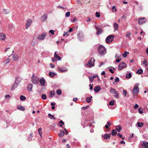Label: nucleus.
Wrapping results in <instances>:
<instances>
[{
  "label": "nucleus",
  "mask_w": 148,
  "mask_h": 148,
  "mask_svg": "<svg viewBox=\"0 0 148 148\" xmlns=\"http://www.w3.org/2000/svg\"><path fill=\"white\" fill-rule=\"evenodd\" d=\"M123 95H124V97L126 96V95H127V94L126 91L125 90H123Z\"/></svg>",
  "instance_id": "nucleus-50"
},
{
  "label": "nucleus",
  "mask_w": 148,
  "mask_h": 148,
  "mask_svg": "<svg viewBox=\"0 0 148 148\" xmlns=\"http://www.w3.org/2000/svg\"><path fill=\"white\" fill-rule=\"evenodd\" d=\"M114 94L115 95H114V96L115 97L118 98L119 97V93L117 91L116 92V93Z\"/></svg>",
  "instance_id": "nucleus-45"
},
{
  "label": "nucleus",
  "mask_w": 148,
  "mask_h": 148,
  "mask_svg": "<svg viewBox=\"0 0 148 148\" xmlns=\"http://www.w3.org/2000/svg\"><path fill=\"white\" fill-rule=\"evenodd\" d=\"M47 14H45L44 15L41 16L40 18H41V20L42 21H45L47 19Z\"/></svg>",
  "instance_id": "nucleus-11"
},
{
  "label": "nucleus",
  "mask_w": 148,
  "mask_h": 148,
  "mask_svg": "<svg viewBox=\"0 0 148 148\" xmlns=\"http://www.w3.org/2000/svg\"><path fill=\"white\" fill-rule=\"evenodd\" d=\"M41 130H42L41 128H39L38 130V131L39 132V134L40 135V136H42V133L41 132Z\"/></svg>",
  "instance_id": "nucleus-44"
},
{
  "label": "nucleus",
  "mask_w": 148,
  "mask_h": 148,
  "mask_svg": "<svg viewBox=\"0 0 148 148\" xmlns=\"http://www.w3.org/2000/svg\"><path fill=\"white\" fill-rule=\"evenodd\" d=\"M56 93L58 95H60L62 93V91L61 90L58 89L56 90Z\"/></svg>",
  "instance_id": "nucleus-36"
},
{
  "label": "nucleus",
  "mask_w": 148,
  "mask_h": 148,
  "mask_svg": "<svg viewBox=\"0 0 148 148\" xmlns=\"http://www.w3.org/2000/svg\"><path fill=\"white\" fill-rule=\"evenodd\" d=\"M138 107V105L137 104H136L134 106V108L136 109V108H137Z\"/></svg>",
  "instance_id": "nucleus-56"
},
{
  "label": "nucleus",
  "mask_w": 148,
  "mask_h": 148,
  "mask_svg": "<svg viewBox=\"0 0 148 148\" xmlns=\"http://www.w3.org/2000/svg\"><path fill=\"white\" fill-rule=\"evenodd\" d=\"M95 61V59L93 58H91L90 60L88 61V63L86 64V66L91 67L94 66V63Z\"/></svg>",
  "instance_id": "nucleus-2"
},
{
  "label": "nucleus",
  "mask_w": 148,
  "mask_h": 148,
  "mask_svg": "<svg viewBox=\"0 0 148 148\" xmlns=\"http://www.w3.org/2000/svg\"><path fill=\"white\" fill-rule=\"evenodd\" d=\"M32 22V21L31 19H28L27 20V23L25 26L26 29H27L28 27L30 26Z\"/></svg>",
  "instance_id": "nucleus-10"
},
{
  "label": "nucleus",
  "mask_w": 148,
  "mask_h": 148,
  "mask_svg": "<svg viewBox=\"0 0 148 148\" xmlns=\"http://www.w3.org/2000/svg\"><path fill=\"white\" fill-rule=\"evenodd\" d=\"M78 37L79 40H81L82 38H84V36L82 34H79L78 35Z\"/></svg>",
  "instance_id": "nucleus-30"
},
{
  "label": "nucleus",
  "mask_w": 148,
  "mask_h": 148,
  "mask_svg": "<svg viewBox=\"0 0 148 148\" xmlns=\"http://www.w3.org/2000/svg\"><path fill=\"white\" fill-rule=\"evenodd\" d=\"M138 111L140 114H142L143 112V110L141 108L138 109Z\"/></svg>",
  "instance_id": "nucleus-48"
},
{
  "label": "nucleus",
  "mask_w": 148,
  "mask_h": 148,
  "mask_svg": "<svg viewBox=\"0 0 148 148\" xmlns=\"http://www.w3.org/2000/svg\"><path fill=\"white\" fill-rule=\"evenodd\" d=\"M5 62L6 64H8L10 62V60L8 58L6 59L5 61Z\"/></svg>",
  "instance_id": "nucleus-52"
},
{
  "label": "nucleus",
  "mask_w": 148,
  "mask_h": 148,
  "mask_svg": "<svg viewBox=\"0 0 148 148\" xmlns=\"http://www.w3.org/2000/svg\"><path fill=\"white\" fill-rule=\"evenodd\" d=\"M39 82L41 85L44 86L45 84V80L44 78H42L40 80Z\"/></svg>",
  "instance_id": "nucleus-13"
},
{
  "label": "nucleus",
  "mask_w": 148,
  "mask_h": 148,
  "mask_svg": "<svg viewBox=\"0 0 148 148\" xmlns=\"http://www.w3.org/2000/svg\"><path fill=\"white\" fill-rule=\"evenodd\" d=\"M70 12H66L65 14L66 16V17H69L70 15Z\"/></svg>",
  "instance_id": "nucleus-47"
},
{
  "label": "nucleus",
  "mask_w": 148,
  "mask_h": 148,
  "mask_svg": "<svg viewBox=\"0 0 148 148\" xmlns=\"http://www.w3.org/2000/svg\"><path fill=\"white\" fill-rule=\"evenodd\" d=\"M129 54L128 52H127L126 51H125L124 53L122 54V56L125 58H126L127 56V54Z\"/></svg>",
  "instance_id": "nucleus-34"
},
{
  "label": "nucleus",
  "mask_w": 148,
  "mask_h": 148,
  "mask_svg": "<svg viewBox=\"0 0 148 148\" xmlns=\"http://www.w3.org/2000/svg\"><path fill=\"white\" fill-rule=\"evenodd\" d=\"M122 129V127L120 125H117L116 127V130L119 132H120Z\"/></svg>",
  "instance_id": "nucleus-17"
},
{
  "label": "nucleus",
  "mask_w": 148,
  "mask_h": 148,
  "mask_svg": "<svg viewBox=\"0 0 148 148\" xmlns=\"http://www.w3.org/2000/svg\"><path fill=\"white\" fill-rule=\"evenodd\" d=\"M117 132L115 130H113L112 131L111 134L113 136H115L117 134Z\"/></svg>",
  "instance_id": "nucleus-27"
},
{
  "label": "nucleus",
  "mask_w": 148,
  "mask_h": 148,
  "mask_svg": "<svg viewBox=\"0 0 148 148\" xmlns=\"http://www.w3.org/2000/svg\"><path fill=\"white\" fill-rule=\"evenodd\" d=\"M6 36L3 33L0 34V39L2 40H5Z\"/></svg>",
  "instance_id": "nucleus-15"
},
{
  "label": "nucleus",
  "mask_w": 148,
  "mask_h": 148,
  "mask_svg": "<svg viewBox=\"0 0 148 148\" xmlns=\"http://www.w3.org/2000/svg\"><path fill=\"white\" fill-rule=\"evenodd\" d=\"M101 90V87L99 86H97L95 87L94 90L95 92H98Z\"/></svg>",
  "instance_id": "nucleus-20"
},
{
  "label": "nucleus",
  "mask_w": 148,
  "mask_h": 148,
  "mask_svg": "<svg viewBox=\"0 0 148 148\" xmlns=\"http://www.w3.org/2000/svg\"><path fill=\"white\" fill-rule=\"evenodd\" d=\"M119 81V77H117L115 78V80H114V82H118Z\"/></svg>",
  "instance_id": "nucleus-53"
},
{
  "label": "nucleus",
  "mask_w": 148,
  "mask_h": 148,
  "mask_svg": "<svg viewBox=\"0 0 148 148\" xmlns=\"http://www.w3.org/2000/svg\"><path fill=\"white\" fill-rule=\"evenodd\" d=\"M18 85V84H17V83H15V82H14V83L12 86V87L11 88V90H13L14 89L16 88V87H17V86Z\"/></svg>",
  "instance_id": "nucleus-23"
},
{
  "label": "nucleus",
  "mask_w": 148,
  "mask_h": 148,
  "mask_svg": "<svg viewBox=\"0 0 148 148\" xmlns=\"http://www.w3.org/2000/svg\"><path fill=\"white\" fill-rule=\"evenodd\" d=\"M20 99L21 100L23 101L25 100L26 97L24 96L21 95L20 97Z\"/></svg>",
  "instance_id": "nucleus-33"
},
{
  "label": "nucleus",
  "mask_w": 148,
  "mask_h": 148,
  "mask_svg": "<svg viewBox=\"0 0 148 148\" xmlns=\"http://www.w3.org/2000/svg\"><path fill=\"white\" fill-rule=\"evenodd\" d=\"M17 108L18 109L22 111H24L25 110V108L21 106H18Z\"/></svg>",
  "instance_id": "nucleus-25"
},
{
  "label": "nucleus",
  "mask_w": 148,
  "mask_h": 148,
  "mask_svg": "<svg viewBox=\"0 0 148 148\" xmlns=\"http://www.w3.org/2000/svg\"><path fill=\"white\" fill-rule=\"evenodd\" d=\"M10 95H6L5 96V97L6 98H10Z\"/></svg>",
  "instance_id": "nucleus-62"
},
{
  "label": "nucleus",
  "mask_w": 148,
  "mask_h": 148,
  "mask_svg": "<svg viewBox=\"0 0 148 148\" xmlns=\"http://www.w3.org/2000/svg\"><path fill=\"white\" fill-rule=\"evenodd\" d=\"M91 101V99L89 97H87L86 99V101L88 103H90Z\"/></svg>",
  "instance_id": "nucleus-40"
},
{
  "label": "nucleus",
  "mask_w": 148,
  "mask_h": 148,
  "mask_svg": "<svg viewBox=\"0 0 148 148\" xmlns=\"http://www.w3.org/2000/svg\"><path fill=\"white\" fill-rule=\"evenodd\" d=\"M121 56L119 54H117L115 55V57L116 59H119L120 58V57H121Z\"/></svg>",
  "instance_id": "nucleus-43"
},
{
  "label": "nucleus",
  "mask_w": 148,
  "mask_h": 148,
  "mask_svg": "<svg viewBox=\"0 0 148 148\" xmlns=\"http://www.w3.org/2000/svg\"><path fill=\"white\" fill-rule=\"evenodd\" d=\"M46 33H43L39 35L37 37L38 39L39 40H43L45 36H46Z\"/></svg>",
  "instance_id": "nucleus-5"
},
{
  "label": "nucleus",
  "mask_w": 148,
  "mask_h": 148,
  "mask_svg": "<svg viewBox=\"0 0 148 148\" xmlns=\"http://www.w3.org/2000/svg\"><path fill=\"white\" fill-rule=\"evenodd\" d=\"M89 86L90 87V90H92L93 89V86L91 84H90Z\"/></svg>",
  "instance_id": "nucleus-60"
},
{
  "label": "nucleus",
  "mask_w": 148,
  "mask_h": 148,
  "mask_svg": "<svg viewBox=\"0 0 148 148\" xmlns=\"http://www.w3.org/2000/svg\"><path fill=\"white\" fill-rule=\"evenodd\" d=\"M132 77V75L131 73H129L126 75V78H128L130 79Z\"/></svg>",
  "instance_id": "nucleus-39"
},
{
  "label": "nucleus",
  "mask_w": 148,
  "mask_h": 148,
  "mask_svg": "<svg viewBox=\"0 0 148 148\" xmlns=\"http://www.w3.org/2000/svg\"><path fill=\"white\" fill-rule=\"evenodd\" d=\"M18 57V55L16 54H14L12 56V58L13 60L15 61L17 59Z\"/></svg>",
  "instance_id": "nucleus-24"
},
{
  "label": "nucleus",
  "mask_w": 148,
  "mask_h": 148,
  "mask_svg": "<svg viewBox=\"0 0 148 148\" xmlns=\"http://www.w3.org/2000/svg\"><path fill=\"white\" fill-rule=\"evenodd\" d=\"M130 33L129 32H127L126 34V36L130 40L131 39V37H130Z\"/></svg>",
  "instance_id": "nucleus-38"
},
{
  "label": "nucleus",
  "mask_w": 148,
  "mask_h": 148,
  "mask_svg": "<svg viewBox=\"0 0 148 148\" xmlns=\"http://www.w3.org/2000/svg\"><path fill=\"white\" fill-rule=\"evenodd\" d=\"M141 145L144 148H148V142H144L142 143Z\"/></svg>",
  "instance_id": "nucleus-12"
},
{
  "label": "nucleus",
  "mask_w": 148,
  "mask_h": 148,
  "mask_svg": "<svg viewBox=\"0 0 148 148\" xmlns=\"http://www.w3.org/2000/svg\"><path fill=\"white\" fill-rule=\"evenodd\" d=\"M146 21V19L145 18H142L139 19V20L138 21V23L140 25H142L145 23Z\"/></svg>",
  "instance_id": "nucleus-8"
},
{
  "label": "nucleus",
  "mask_w": 148,
  "mask_h": 148,
  "mask_svg": "<svg viewBox=\"0 0 148 148\" xmlns=\"http://www.w3.org/2000/svg\"><path fill=\"white\" fill-rule=\"evenodd\" d=\"M139 88L137 86H135L134 87L133 90L132 92L133 95H136L137 94V93L139 92Z\"/></svg>",
  "instance_id": "nucleus-6"
},
{
  "label": "nucleus",
  "mask_w": 148,
  "mask_h": 148,
  "mask_svg": "<svg viewBox=\"0 0 148 148\" xmlns=\"http://www.w3.org/2000/svg\"><path fill=\"white\" fill-rule=\"evenodd\" d=\"M137 124L138 127H141L143 125V124L142 123L138 122Z\"/></svg>",
  "instance_id": "nucleus-31"
},
{
  "label": "nucleus",
  "mask_w": 148,
  "mask_h": 148,
  "mask_svg": "<svg viewBox=\"0 0 148 148\" xmlns=\"http://www.w3.org/2000/svg\"><path fill=\"white\" fill-rule=\"evenodd\" d=\"M111 134H105L103 137L105 139H107L108 138H110V137Z\"/></svg>",
  "instance_id": "nucleus-16"
},
{
  "label": "nucleus",
  "mask_w": 148,
  "mask_h": 148,
  "mask_svg": "<svg viewBox=\"0 0 148 148\" xmlns=\"http://www.w3.org/2000/svg\"><path fill=\"white\" fill-rule=\"evenodd\" d=\"M3 12L4 14H8L10 12V11L8 9H3Z\"/></svg>",
  "instance_id": "nucleus-26"
},
{
  "label": "nucleus",
  "mask_w": 148,
  "mask_h": 148,
  "mask_svg": "<svg viewBox=\"0 0 148 148\" xmlns=\"http://www.w3.org/2000/svg\"><path fill=\"white\" fill-rule=\"evenodd\" d=\"M109 71L112 73H113L114 72L113 71L112 69H109Z\"/></svg>",
  "instance_id": "nucleus-63"
},
{
  "label": "nucleus",
  "mask_w": 148,
  "mask_h": 148,
  "mask_svg": "<svg viewBox=\"0 0 148 148\" xmlns=\"http://www.w3.org/2000/svg\"><path fill=\"white\" fill-rule=\"evenodd\" d=\"M75 28V27H72V28H70L69 29V31L70 32H72L73 31V28Z\"/></svg>",
  "instance_id": "nucleus-57"
},
{
  "label": "nucleus",
  "mask_w": 148,
  "mask_h": 148,
  "mask_svg": "<svg viewBox=\"0 0 148 148\" xmlns=\"http://www.w3.org/2000/svg\"><path fill=\"white\" fill-rule=\"evenodd\" d=\"M54 32H55V31H54L53 30H50L49 31V33H51L53 35L54 34Z\"/></svg>",
  "instance_id": "nucleus-54"
},
{
  "label": "nucleus",
  "mask_w": 148,
  "mask_h": 148,
  "mask_svg": "<svg viewBox=\"0 0 148 148\" xmlns=\"http://www.w3.org/2000/svg\"><path fill=\"white\" fill-rule=\"evenodd\" d=\"M14 52V50H12V52H11L10 53H8L7 55V56H8V57L10 56L12 54H13Z\"/></svg>",
  "instance_id": "nucleus-49"
},
{
  "label": "nucleus",
  "mask_w": 148,
  "mask_h": 148,
  "mask_svg": "<svg viewBox=\"0 0 148 148\" xmlns=\"http://www.w3.org/2000/svg\"><path fill=\"white\" fill-rule=\"evenodd\" d=\"M60 132L61 133L59 134L58 135L60 137H62L64 134V132L62 130H61Z\"/></svg>",
  "instance_id": "nucleus-22"
},
{
  "label": "nucleus",
  "mask_w": 148,
  "mask_h": 148,
  "mask_svg": "<svg viewBox=\"0 0 148 148\" xmlns=\"http://www.w3.org/2000/svg\"><path fill=\"white\" fill-rule=\"evenodd\" d=\"M114 37V35H112L108 36L106 39V41L107 43H110L112 41Z\"/></svg>",
  "instance_id": "nucleus-4"
},
{
  "label": "nucleus",
  "mask_w": 148,
  "mask_h": 148,
  "mask_svg": "<svg viewBox=\"0 0 148 148\" xmlns=\"http://www.w3.org/2000/svg\"><path fill=\"white\" fill-rule=\"evenodd\" d=\"M68 32H64V34L63 35V36H64L65 35H67V36H68Z\"/></svg>",
  "instance_id": "nucleus-55"
},
{
  "label": "nucleus",
  "mask_w": 148,
  "mask_h": 148,
  "mask_svg": "<svg viewBox=\"0 0 148 148\" xmlns=\"http://www.w3.org/2000/svg\"><path fill=\"white\" fill-rule=\"evenodd\" d=\"M96 16L97 17H100V15L99 12H97L95 14Z\"/></svg>",
  "instance_id": "nucleus-51"
},
{
  "label": "nucleus",
  "mask_w": 148,
  "mask_h": 148,
  "mask_svg": "<svg viewBox=\"0 0 148 148\" xmlns=\"http://www.w3.org/2000/svg\"><path fill=\"white\" fill-rule=\"evenodd\" d=\"M32 82L34 84H37L38 83L39 78L37 76H34L33 74L31 78Z\"/></svg>",
  "instance_id": "nucleus-3"
},
{
  "label": "nucleus",
  "mask_w": 148,
  "mask_h": 148,
  "mask_svg": "<svg viewBox=\"0 0 148 148\" xmlns=\"http://www.w3.org/2000/svg\"><path fill=\"white\" fill-rule=\"evenodd\" d=\"M95 27L97 31V35H99L102 33L103 32V30L101 28L96 26H95Z\"/></svg>",
  "instance_id": "nucleus-9"
},
{
  "label": "nucleus",
  "mask_w": 148,
  "mask_h": 148,
  "mask_svg": "<svg viewBox=\"0 0 148 148\" xmlns=\"http://www.w3.org/2000/svg\"><path fill=\"white\" fill-rule=\"evenodd\" d=\"M30 137H29V138H28V139L29 140V141H30L31 140L32 138V134H30Z\"/></svg>",
  "instance_id": "nucleus-58"
},
{
  "label": "nucleus",
  "mask_w": 148,
  "mask_h": 148,
  "mask_svg": "<svg viewBox=\"0 0 148 148\" xmlns=\"http://www.w3.org/2000/svg\"><path fill=\"white\" fill-rule=\"evenodd\" d=\"M89 80L91 82H92L94 79L93 77H89Z\"/></svg>",
  "instance_id": "nucleus-42"
},
{
  "label": "nucleus",
  "mask_w": 148,
  "mask_h": 148,
  "mask_svg": "<svg viewBox=\"0 0 148 148\" xmlns=\"http://www.w3.org/2000/svg\"><path fill=\"white\" fill-rule=\"evenodd\" d=\"M33 86V85L32 84H29L27 86L28 90L29 91H31L32 90V88Z\"/></svg>",
  "instance_id": "nucleus-18"
},
{
  "label": "nucleus",
  "mask_w": 148,
  "mask_h": 148,
  "mask_svg": "<svg viewBox=\"0 0 148 148\" xmlns=\"http://www.w3.org/2000/svg\"><path fill=\"white\" fill-rule=\"evenodd\" d=\"M77 100V97L73 99V101H76Z\"/></svg>",
  "instance_id": "nucleus-64"
},
{
  "label": "nucleus",
  "mask_w": 148,
  "mask_h": 148,
  "mask_svg": "<svg viewBox=\"0 0 148 148\" xmlns=\"http://www.w3.org/2000/svg\"><path fill=\"white\" fill-rule=\"evenodd\" d=\"M114 27L116 30H118L119 29L118 25L116 23L114 24Z\"/></svg>",
  "instance_id": "nucleus-29"
},
{
  "label": "nucleus",
  "mask_w": 148,
  "mask_h": 148,
  "mask_svg": "<svg viewBox=\"0 0 148 148\" xmlns=\"http://www.w3.org/2000/svg\"><path fill=\"white\" fill-rule=\"evenodd\" d=\"M126 64L124 62H121L119 66L118 69L119 70H121L123 68L126 67Z\"/></svg>",
  "instance_id": "nucleus-7"
},
{
  "label": "nucleus",
  "mask_w": 148,
  "mask_h": 148,
  "mask_svg": "<svg viewBox=\"0 0 148 148\" xmlns=\"http://www.w3.org/2000/svg\"><path fill=\"white\" fill-rule=\"evenodd\" d=\"M55 93L54 92H53L52 91H50L49 92V97H52L54 95Z\"/></svg>",
  "instance_id": "nucleus-35"
},
{
  "label": "nucleus",
  "mask_w": 148,
  "mask_h": 148,
  "mask_svg": "<svg viewBox=\"0 0 148 148\" xmlns=\"http://www.w3.org/2000/svg\"><path fill=\"white\" fill-rule=\"evenodd\" d=\"M34 40H35V39L33 38L32 40V42H34V45H36V44L37 43V42H36L35 43V41H34Z\"/></svg>",
  "instance_id": "nucleus-59"
},
{
  "label": "nucleus",
  "mask_w": 148,
  "mask_h": 148,
  "mask_svg": "<svg viewBox=\"0 0 148 148\" xmlns=\"http://www.w3.org/2000/svg\"><path fill=\"white\" fill-rule=\"evenodd\" d=\"M22 78L21 77H17L16 78L15 82V83H17V84H19Z\"/></svg>",
  "instance_id": "nucleus-14"
},
{
  "label": "nucleus",
  "mask_w": 148,
  "mask_h": 148,
  "mask_svg": "<svg viewBox=\"0 0 148 148\" xmlns=\"http://www.w3.org/2000/svg\"><path fill=\"white\" fill-rule=\"evenodd\" d=\"M48 116L51 119L55 120V118L54 117V116L50 113H49L48 114Z\"/></svg>",
  "instance_id": "nucleus-28"
},
{
  "label": "nucleus",
  "mask_w": 148,
  "mask_h": 148,
  "mask_svg": "<svg viewBox=\"0 0 148 148\" xmlns=\"http://www.w3.org/2000/svg\"><path fill=\"white\" fill-rule=\"evenodd\" d=\"M114 100H112V101H111L109 102V104L110 105H111V106L113 105H114Z\"/></svg>",
  "instance_id": "nucleus-46"
},
{
  "label": "nucleus",
  "mask_w": 148,
  "mask_h": 148,
  "mask_svg": "<svg viewBox=\"0 0 148 148\" xmlns=\"http://www.w3.org/2000/svg\"><path fill=\"white\" fill-rule=\"evenodd\" d=\"M42 98L43 99H45L47 98V96L45 94H42L41 96Z\"/></svg>",
  "instance_id": "nucleus-41"
},
{
  "label": "nucleus",
  "mask_w": 148,
  "mask_h": 148,
  "mask_svg": "<svg viewBox=\"0 0 148 148\" xmlns=\"http://www.w3.org/2000/svg\"><path fill=\"white\" fill-rule=\"evenodd\" d=\"M110 93L111 94H114L117 91L115 89L113 88L112 87H110Z\"/></svg>",
  "instance_id": "nucleus-21"
},
{
  "label": "nucleus",
  "mask_w": 148,
  "mask_h": 148,
  "mask_svg": "<svg viewBox=\"0 0 148 148\" xmlns=\"http://www.w3.org/2000/svg\"><path fill=\"white\" fill-rule=\"evenodd\" d=\"M143 72V70L142 69L138 70L136 72V73L138 74H141Z\"/></svg>",
  "instance_id": "nucleus-32"
},
{
  "label": "nucleus",
  "mask_w": 148,
  "mask_h": 148,
  "mask_svg": "<svg viewBox=\"0 0 148 148\" xmlns=\"http://www.w3.org/2000/svg\"><path fill=\"white\" fill-rule=\"evenodd\" d=\"M99 53L101 55L105 54L106 53L105 48L102 45H100L98 48Z\"/></svg>",
  "instance_id": "nucleus-1"
},
{
  "label": "nucleus",
  "mask_w": 148,
  "mask_h": 148,
  "mask_svg": "<svg viewBox=\"0 0 148 148\" xmlns=\"http://www.w3.org/2000/svg\"><path fill=\"white\" fill-rule=\"evenodd\" d=\"M56 53H57L56 51L55 52L54 55L55 58H56V59L58 58V60H61V58L60 57L58 56V55L56 54ZM56 60H57L56 59Z\"/></svg>",
  "instance_id": "nucleus-19"
},
{
  "label": "nucleus",
  "mask_w": 148,
  "mask_h": 148,
  "mask_svg": "<svg viewBox=\"0 0 148 148\" xmlns=\"http://www.w3.org/2000/svg\"><path fill=\"white\" fill-rule=\"evenodd\" d=\"M50 65L51 67L52 68H54V67H55V66L54 65H53L51 63H50Z\"/></svg>",
  "instance_id": "nucleus-61"
},
{
  "label": "nucleus",
  "mask_w": 148,
  "mask_h": 148,
  "mask_svg": "<svg viewBox=\"0 0 148 148\" xmlns=\"http://www.w3.org/2000/svg\"><path fill=\"white\" fill-rule=\"evenodd\" d=\"M49 75L51 77H54L55 76V73L50 72L49 73Z\"/></svg>",
  "instance_id": "nucleus-37"
}]
</instances>
